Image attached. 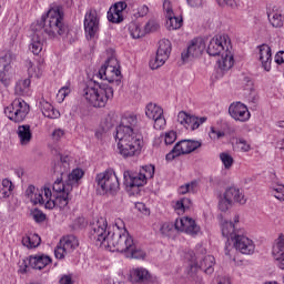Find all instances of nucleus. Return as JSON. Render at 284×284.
I'll use <instances>...</instances> for the list:
<instances>
[{
  "instance_id": "7ed1b4c3",
  "label": "nucleus",
  "mask_w": 284,
  "mask_h": 284,
  "mask_svg": "<svg viewBox=\"0 0 284 284\" xmlns=\"http://www.w3.org/2000/svg\"><path fill=\"white\" fill-rule=\"evenodd\" d=\"M64 13L61 7L50 9L45 14L41 17V20L33 23L36 30L45 32L50 39H57V37H63L67 39L70 37V30L63 20Z\"/></svg>"
},
{
  "instance_id": "58836bf2",
  "label": "nucleus",
  "mask_w": 284,
  "mask_h": 284,
  "mask_svg": "<svg viewBox=\"0 0 284 284\" xmlns=\"http://www.w3.org/2000/svg\"><path fill=\"white\" fill-rule=\"evenodd\" d=\"M161 29V24L156 20H149V22L144 26V32L150 34V32H159Z\"/></svg>"
},
{
  "instance_id": "9b49d317",
  "label": "nucleus",
  "mask_w": 284,
  "mask_h": 284,
  "mask_svg": "<svg viewBox=\"0 0 284 284\" xmlns=\"http://www.w3.org/2000/svg\"><path fill=\"white\" fill-rule=\"evenodd\" d=\"M30 113V104L23 99H16L9 106L4 109V114L14 121V123H21L26 120Z\"/></svg>"
},
{
  "instance_id": "774afa93",
  "label": "nucleus",
  "mask_w": 284,
  "mask_h": 284,
  "mask_svg": "<svg viewBox=\"0 0 284 284\" xmlns=\"http://www.w3.org/2000/svg\"><path fill=\"white\" fill-rule=\"evenodd\" d=\"M2 190H11L12 191V181L4 179L2 180Z\"/></svg>"
},
{
  "instance_id": "4d7b16f0",
  "label": "nucleus",
  "mask_w": 284,
  "mask_h": 284,
  "mask_svg": "<svg viewBox=\"0 0 284 284\" xmlns=\"http://www.w3.org/2000/svg\"><path fill=\"white\" fill-rule=\"evenodd\" d=\"M202 143L200 141L195 140H189V154H192L195 150H199L201 148Z\"/></svg>"
},
{
  "instance_id": "052dcab7",
  "label": "nucleus",
  "mask_w": 284,
  "mask_h": 284,
  "mask_svg": "<svg viewBox=\"0 0 284 284\" xmlns=\"http://www.w3.org/2000/svg\"><path fill=\"white\" fill-rule=\"evenodd\" d=\"M148 12H150V8L145 4L138 8L136 17H146Z\"/></svg>"
},
{
  "instance_id": "f3484780",
  "label": "nucleus",
  "mask_w": 284,
  "mask_h": 284,
  "mask_svg": "<svg viewBox=\"0 0 284 284\" xmlns=\"http://www.w3.org/2000/svg\"><path fill=\"white\" fill-rule=\"evenodd\" d=\"M17 59V55L11 51H8L3 57H0V83L8 88L10 85V70L12 69V61Z\"/></svg>"
},
{
  "instance_id": "20e7f679",
  "label": "nucleus",
  "mask_w": 284,
  "mask_h": 284,
  "mask_svg": "<svg viewBox=\"0 0 284 284\" xmlns=\"http://www.w3.org/2000/svg\"><path fill=\"white\" fill-rule=\"evenodd\" d=\"M83 97L93 108H105L108 101L114 99V89L110 84L93 81L84 88Z\"/></svg>"
},
{
  "instance_id": "412c9836",
  "label": "nucleus",
  "mask_w": 284,
  "mask_h": 284,
  "mask_svg": "<svg viewBox=\"0 0 284 284\" xmlns=\"http://www.w3.org/2000/svg\"><path fill=\"white\" fill-rule=\"evenodd\" d=\"M229 113L235 121H241L244 123V121L250 120V111L247 110V106L241 102H236L230 105Z\"/></svg>"
},
{
  "instance_id": "603ef678",
  "label": "nucleus",
  "mask_w": 284,
  "mask_h": 284,
  "mask_svg": "<svg viewBox=\"0 0 284 284\" xmlns=\"http://www.w3.org/2000/svg\"><path fill=\"white\" fill-rule=\"evenodd\" d=\"M210 139L216 141V139H223L225 136V132L216 130L214 126H211V131L209 133Z\"/></svg>"
},
{
  "instance_id": "49530a36",
  "label": "nucleus",
  "mask_w": 284,
  "mask_h": 284,
  "mask_svg": "<svg viewBox=\"0 0 284 284\" xmlns=\"http://www.w3.org/2000/svg\"><path fill=\"white\" fill-rule=\"evenodd\" d=\"M70 94V87H62L57 94V99L59 103L63 102L65 100V97Z\"/></svg>"
},
{
  "instance_id": "4be33fe9",
  "label": "nucleus",
  "mask_w": 284,
  "mask_h": 284,
  "mask_svg": "<svg viewBox=\"0 0 284 284\" xmlns=\"http://www.w3.org/2000/svg\"><path fill=\"white\" fill-rule=\"evenodd\" d=\"M31 30L33 32L31 37V43L29 44V50L32 54H41V50H43V31L38 30L34 24L31 26Z\"/></svg>"
},
{
  "instance_id": "13d9d810",
  "label": "nucleus",
  "mask_w": 284,
  "mask_h": 284,
  "mask_svg": "<svg viewBox=\"0 0 284 284\" xmlns=\"http://www.w3.org/2000/svg\"><path fill=\"white\" fill-rule=\"evenodd\" d=\"M163 10L166 12V17L174 14V11L172 10V2H170V0H164Z\"/></svg>"
},
{
  "instance_id": "4c0bfd02",
  "label": "nucleus",
  "mask_w": 284,
  "mask_h": 284,
  "mask_svg": "<svg viewBox=\"0 0 284 284\" xmlns=\"http://www.w3.org/2000/svg\"><path fill=\"white\" fill-rule=\"evenodd\" d=\"M71 199L70 193H62L55 197V205H59V207H67Z\"/></svg>"
},
{
  "instance_id": "e433bc0d",
  "label": "nucleus",
  "mask_w": 284,
  "mask_h": 284,
  "mask_svg": "<svg viewBox=\"0 0 284 284\" xmlns=\"http://www.w3.org/2000/svg\"><path fill=\"white\" fill-rule=\"evenodd\" d=\"M166 28L168 30H179L183 26V18H179L174 14L166 16Z\"/></svg>"
},
{
  "instance_id": "7c9ffc66",
  "label": "nucleus",
  "mask_w": 284,
  "mask_h": 284,
  "mask_svg": "<svg viewBox=\"0 0 284 284\" xmlns=\"http://www.w3.org/2000/svg\"><path fill=\"white\" fill-rule=\"evenodd\" d=\"M18 136L21 145H28L32 141V131L29 124H23L18 128Z\"/></svg>"
},
{
  "instance_id": "473e14b6",
  "label": "nucleus",
  "mask_w": 284,
  "mask_h": 284,
  "mask_svg": "<svg viewBox=\"0 0 284 284\" xmlns=\"http://www.w3.org/2000/svg\"><path fill=\"white\" fill-rule=\"evenodd\" d=\"M274 258H281L284 256V234L281 233L278 237L275 240L272 251Z\"/></svg>"
},
{
  "instance_id": "a211bd4d",
  "label": "nucleus",
  "mask_w": 284,
  "mask_h": 284,
  "mask_svg": "<svg viewBox=\"0 0 284 284\" xmlns=\"http://www.w3.org/2000/svg\"><path fill=\"white\" fill-rule=\"evenodd\" d=\"M130 280L136 284H159V278L144 267L133 268L130 272Z\"/></svg>"
},
{
  "instance_id": "de8ad7c7",
  "label": "nucleus",
  "mask_w": 284,
  "mask_h": 284,
  "mask_svg": "<svg viewBox=\"0 0 284 284\" xmlns=\"http://www.w3.org/2000/svg\"><path fill=\"white\" fill-rule=\"evenodd\" d=\"M68 250L59 243V245L54 250L55 258H65V254H68Z\"/></svg>"
},
{
  "instance_id": "423d86ee",
  "label": "nucleus",
  "mask_w": 284,
  "mask_h": 284,
  "mask_svg": "<svg viewBox=\"0 0 284 284\" xmlns=\"http://www.w3.org/2000/svg\"><path fill=\"white\" fill-rule=\"evenodd\" d=\"M154 178V165L142 166V171L134 173L133 171H124L123 179L124 185L129 190H134V187H143L148 183V179Z\"/></svg>"
},
{
  "instance_id": "338daca9",
  "label": "nucleus",
  "mask_w": 284,
  "mask_h": 284,
  "mask_svg": "<svg viewBox=\"0 0 284 284\" xmlns=\"http://www.w3.org/2000/svg\"><path fill=\"white\" fill-rule=\"evenodd\" d=\"M275 63H277L278 65H281V63H284V51H278L275 54Z\"/></svg>"
},
{
  "instance_id": "c85d7f7f",
  "label": "nucleus",
  "mask_w": 284,
  "mask_h": 284,
  "mask_svg": "<svg viewBox=\"0 0 284 284\" xmlns=\"http://www.w3.org/2000/svg\"><path fill=\"white\" fill-rule=\"evenodd\" d=\"M40 109L43 116H47V119H59V116H61L59 110L54 109V106L45 100L40 101Z\"/></svg>"
},
{
  "instance_id": "1a4fd4ad",
  "label": "nucleus",
  "mask_w": 284,
  "mask_h": 284,
  "mask_svg": "<svg viewBox=\"0 0 284 284\" xmlns=\"http://www.w3.org/2000/svg\"><path fill=\"white\" fill-rule=\"evenodd\" d=\"M83 170L74 169L70 174H68L65 183H63V175H61L53 183V192H57L58 194L72 192V190L79 185V181L83 179Z\"/></svg>"
},
{
  "instance_id": "37998d69",
  "label": "nucleus",
  "mask_w": 284,
  "mask_h": 284,
  "mask_svg": "<svg viewBox=\"0 0 284 284\" xmlns=\"http://www.w3.org/2000/svg\"><path fill=\"white\" fill-rule=\"evenodd\" d=\"M108 20L111 23H121L123 21V13H116L115 11H112V9H109Z\"/></svg>"
},
{
  "instance_id": "aec40b11",
  "label": "nucleus",
  "mask_w": 284,
  "mask_h": 284,
  "mask_svg": "<svg viewBox=\"0 0 284 284\" xmlns=\"http://www.w3.org/2000/svg\"><path fill=\"white\" fill-rule=\"evenodd\" d=\"M207 121L206 116H195V115H190L186 114L185 111H181L178 114V123H181L186 130H191L194 132V130H199L203 123Z\"/></svg>"
},
{
  "instance_id": "8fccbe9b",
  "label": "nucleus",
  "mask_w": 284,
  "mask_h": 284,
  "mask_svg": "<svg viewBox=\"0 0 284 284\" xmlns=\"http://www.w3.org/2000/svg\"><path fill=\"white\" fill-rule=\"evenodd\" d=\"M103 65L105 68H111L112 70H119V60H116L114 57H110Z\"/></svg>"
},
{
  "instance_id": "6ab92c4d",
  "label": "nucleus",
  "mask_w": 284,
  "mask_h": 284,
  "mask_svg": "<svg viewBox=\"0 0 284 284\" xmlns=\"http://www.w3.org/2000/svg\"><path fill=\"white\" fill-rule=\"evenodd\" d=\"M205 51V39L195 38L189 44L186 51L182 52V61H190V59H196Z\"/></svg>"
},
{
  "instance_id": "e2e57ef3",
  "label": "nucleus",
  "mask_w": 284,
  "mask_h": 284,
  "mask_svg": "<svg viewBox=\"0 0 284 284\" xmlns=\"http://www.w3.org/2000/svg\"><path fill=\"white\" fill-rule=\"evenodd\" d=\"M44 207L45 210H54L57 207V200H47Z\"/></svg>"
},
{
  "instance_id": "a878e982",
  "label": "nucleus",
  "mask_w": 284,
  "mask_h": 284,
  "mask_svg": "<svg viewBox=\"0 0 284 284\" xmlns=\"http://www.w3.org/2000/svg\"><path fill=\"white\" fill-rule=\"evenodd\" d=\"M26 196L33 205H44L43 189L39 190L34 185H29L26 190Z\"/></svg>"
},
{
  "instance_id": "2eb2a0df",
  "label": "nucleus",
  "mask_w": 284,
  "mask_h": 284,
  "mask_svg": "<svg viewBox=\"0 0 284 284\" xmlns=\"http://www.w3.org/2000/svg\"><path fill=\"white\" fill-rule=\"evenodd\" d=\"M185 258H189V261H191V263L189 264L190 267H195L196 270H202V272H205V274L214 273V263H215L214 256L206 255L199 263V262H196V255L193 253V251H191L186 254Z\"/></svg>"
},
{
  "instance_id": "0eeeda50",
  "label": "nucleus",
  "mask_w": 284,
  "mask_h": 284,
  "mask_svg": "<svg viewBox=\"0 0 284 284\" xmlns=\"http://www.w3.org/2000/svg\"><path fill=\"white\" fill-rule=\"evenodd\" d=\"M95 181L98 183L99 194H110L111 196H114V194H116V192L121 190L119 178L113 170H108L103 173H99L95 178Z\"/></svg>"
},
{
  "instance_id": "72a5a7b5",
  "label": "nucleus",
  "mask_w": 284,
  "mask_h": 284,
  "mask_svg": "<svg viewBox=\"0 0 284 284\" xmlns=\"http://www.w3.org/2000/svg\"><path fill=\"white\" fill-rule=\"evenodd\" d=\"M145 114L148 119H152V121H154V119L163 116V109L154 103H149L145 108Z\"/></svg>"
},
{
  "instance_id": "4468645a",
  "label": "nucleus",
  "mask_w": 284,
  "mask_h": 284,
  "mask_svg": "<svg viewBox=\"0 0 284 284\" xmlns=\"http://www.w3.org/2000/svg\"><path fill=\"white\" fill-rule=\"evenodd\" d=\"M50 263H52L51 256L45 254L31 255L27 260H23L22 265H24V267L21 268V273L26 274L29 267L32 270H43L44 267H48Z\"/></svg>"
},
{
  "instance_id": "f03ea898",
  "label": "nucleus",
  "mask_w": 284,
  "mask_h": 284,
  "mask_svg": "<svg viewBox=\"0 0 284 284\" xmlns=\"http://www.w3.org/2000/svg\"><path fill=\"white\" fill-rule=\"evenodd\" d=\"M139 119L135 114H125L121 119L120 125L116 128L115 141H118V149L120 154L128 159L135 156L141 152L143 145V138L134 135V128H136Z\"/></svg>"
},
{
  "instance_id": "393cba45",
  "label": "nucleus",
  "mask_w": 284,
  "mask_h": 284,
  "mask_svg": "<svg viewBox=\"0 0 284 284\" xmlns=\"http://www.w3.org/2000/svg\"><path fill=\"white\" fill-rule=\"evenodd\" d=\"M181 154H190L189 140H181L178 142L171 152L166 154V161H174V159L181 156Z\"/></svg>"
},
{
  "instance_id": "79ce46f5",
  "label": "nucleus",
  "mask_w": 284,
  "mask_h": 284,
  "mask_svg": "<svg viewBox=\"0 0 284 284\" xmlns=\"http://www.w3.org/2000/svg\"><path fill=\"white\" fill-rule=\"evenodd\" d=\"M30 79L20 80L16 85V92H18V94H23V92L30 88Z\"/></svg>"
},
{
  "instance_id": "c9c22d12",
  "label": "nucleus",
  "mask_w": 284,
  "mask_h": 284,
  "mask_svg": "<svg viewBox=\"0 0 284 284\" xmlns=\"http://www.w3.org/2000/svg\"><path fill=\"white\" fill-rule=\"evenodd\" d=\"M267 17L273 28H283V16H281V13H276L274 12V9H270L267 11Z\"/></svg>"
},
{
  "instance_id": "6e6d98bb",
  "label": "nucleus",
  "mask_w": 284,
  "mask_h": 284,
  "mask_svg": "<svg viewBox=\"0 0 284 284\" xmlns=\"http://www.w3.org/2000/svg\"><path fill=\"white\" fill-rule=\"evenodd\" d=\"M129 30L133 39H141V29L139 28V26L132 24L129 27Z\"/></svg>"
},
{
  "instance_id": "c756f323",
  "label": "nucleus",
  "mask_w": 284,
  "mask_h": 284,
  "mask_svg": "<svg viewBox=\"0 0 284 284\" xmlns=\"http://www.w3.org/2000/svg\"><path fill=\"white\" fill-rule=\"evenodd\" d=\"M58 156L60 162L54 166V172H58L60 176H64V174H68V171L70 170V155H63L60 153Z\"/></svg>"
},
{
  "instance_id": "09e8293b",
  "label": "nucleus",
  "mask_w": 284,
  "mask_h": 284,
  "mask_svg": "<svg viewBox=\"0 0 284 284\" xmlns=\"http://www.w3.org/2000/svg\"><path fill=\"white\" fill-rule=\"evenodd\" d=\"M128 8V3L125 2H116L113 4V7L110 8L111 12H116L118 14H123V10Z\"/></svg>"
},
{
  "instance_id": "b1692460",
  "label": "nucleus",
  "mask_w": 284,
  "mask_h": 284,
  "mask_svg": "<svg viewBox=\"0 0 284 284\" xmlns=\"http://www.w3.org/2000/svg\"><path fill=\"white\" fill-rule=\"evenodd\" d=\"M97 77L102 81L114 83V81H119V77H121V70H115V69H112V67L102 65L98 71Z\"/></svg>"
},
{
  "instance_id": "a18cd8bd",
  "label": "nucleus",
  "mask_w": 284,
  "mask_h": 284,
  "mask_svg": "<svg viewBox=\"0 0 284 284\" xmlns=\"http://www.w3.org/2000/svg\"><path fill=\"white\" fill-rule=\"evenodd\" d=\"M196 190V182L186 183L179 189L180 194H187V192H194Z\"/></svg>"
},
{
  "instance_id": "680f3d73",
  "label": "nucleus",
  "mask_w": 284,
  "mask_h": 284,
  "mask_svg": "<svg viewBox=\"0 0 284 284\" xmlns=\"http://www.w3.org/2000/svg\"><path fill=\"white\" fill-rule=\"evenodd\" d=\"M65 134V132L61 129H57L52 132L53 141H61V138Z\"/></svg>"
},
{
  "instance_id": "6e6552de",
  "label": "nucleus",
  "mask_w": 284,
  "mask_h": 284,
  "mask_svg": "<svg viewBox=\"0 0 284 284\" xmlns=\"http://www.w3.org/2000/svg\"><path fill=\"white\" fill-rule=\"evenodd\" d=\"M233 246L232 244H226L224 248L225 256H229L232 261H236V257H232V254H235L236 252H241V254H253L254 250H256V245L254 244V241L250 240V237L243 235V233H240L236 235V237L233 240Z\"/></svg>"
},
{
  "instance_id": "a19ab883",
  "label": "nucleus",
  "mask_w": 284,
  "mask_h": 284,
  "mask_svg": "<svg viewBox=\"0 0 284 284\" xmlns=\"http://www.w3.org/2000/svg\"><path fill=\"white\" fill-rule=\"evenodd\" d=\"M220 159L225 168V170H230V168H232V165H234V158H232V155H230L229 153H221L220 154Z\"/></svg>"
},
{
  "instance_id": "ea45409f",
  "label": "nucleus",
  "mask_w": 284,
  "mask_h": 284,
  "mask_svg": "<svg viewBox=\"0 0 284 284\" xmlns=\"http://www.w3.org/2000/svg\"><path fill=\"white\" fill-rule=\"evenodd\" d=\"M272 194L277 199V201H284V185L283 184L273 185Z\"/></svg>"
},
{
  "instance_id": "39448f33",
  "label": "nucleus",
  "mask_w": 284,
  "mask_h": 284,
  "mask_svg": "<svg viewBox=\"0 0 284 284\" xmlns=\"http://www.w3.org/2000/svg\"><path fill=\"white\" fill-rule=\"evenodd\" d=\"M174 230L196 236L201 232V226L196 225V222L192 217H182L176 219L174 224L170 222L163 223L160 227V234L163 237L170 239L174 234Z\"/></svg>"
},
{
  "instance_id": "9d476101",
  "label": "nucleus",
  "mask_w": 284,
  "mask_h": 284,
  "mask_svg": "<svg viewBox=\"0 0 284 284\" xmlns=\"http://www.w3.org/2000/svg\"><path fill=\"white\" fill-rule=\"evenodd\" d=\"M233 203H240V205L247 203V199H245L243 192L235 186L226 189L223 195L220 196L219 210H221V212H227Z\"/></svg>"
},
{
  "instance_id": "bf43d9fd",
  "label": "nucleus",
  "mask_w": 284,
  "mask_h": 284,
  "mask_svg": "<svg viewBox=\"0 0 284 284\" xmlns=\"http://www.w3.org/2000/svg\"><path fill=\"white\" fill-rule=\"evenodd\" d=\"M186 203H190V199H182L175 203V210H179L180 212H185V205Z\"/></svg>"
},
{
  "instance_id": "dca6fc26",
  "label": "nucleus",
  "mask_w": 284,
  "mask_h": 284,
  "mask_svg": "<svg viewBox=\"0 0 284 284\" xmlns=\"http://www.w3.org/2000/svg\"><path fill=\"white\" fill-rule=\"evenodd\" d=\"M226 49H230V37L223 36H215L211 39L206 52L210 57H220Z\"/></svg>"
},
{
  "instance_id": "f8f14e48",
  "label": "nucleus",
  "mask_w": 284,
  "mask_h": 284,
  "mask_svg": "<svg viewBox=\"0 0 284 284\" xmlns=\"http://www.w3.org/2000/svg\"><path fill=\"white\" fill-rule=\"evenodd\" d=\"M172 52V42L168 39H162L159 41V48L156 54L150 60L149 65L151 70H159L162 65H165L170 54Z\"/></svg>"
},
{
  "instance_id": "864d4df0",
  "label": "nucleus",
  "mask_w": 284,
  "mask_h": 284,
  "mask_svg": "<svg viewBox=\"0 0 284 284\" xmlns=\"http://www.w3.org/2000/svg\"><path fill=\"white\" fill-rule=\"evenodd\" d=\"M236 145L242 152H250V150H252L250 143H247V141H245L244 139H239Z\"/></svg>"
},
{
  "instance_id": "c03bdc74",
  "label": "nucleus",
  "mask_w": 284,
  "mask_h": 284,
  "mask_svg": "<svg viewBox=\"0 0 284 284\" xmlns=\"http://www.w3.org/2000/svg\"><path fill=\"white\" fill-rule=\"evenodd\" d=\"M31 216L37 223H43L47 219V215L39 209L31 211Z\"/></svg>"
},
{
  "instance_id": "cd10ccee",
  "label": "nucleus",
  "mask_w": 284,
  "mask_h": 284,
  "mask_svg": "<svg viewBox=\"0 0 284 284\" xmlns=\"http://www.w3.org/2000/svg\"><path fill=\"white\" fill-rule=\"evenodd\" d=\"M217 65L220 70H223V72L232 70V68L234 67V54H232V51H230V49H226L222 53L221 59L217 61Z\"/></svg>"
},
{
  "instance_id": "5701e85b",
  "label": "nucleus",
  "mask_w": 284,
  "mask_h": 284,
  "mask_svg": "<svg viewBox=\"0 0 284 284\" xmlns=\"http://www.w3.org/2000/svg\"><path fill=\"white\" fill-rule=\"evenodd\" d=\"M221 230H222V236L226 239V245H229L230 241H234L236 236L240 234H243V231L236 229V224L233 222H227L224 221L221 224Z\"/></svg>"
},
{
  "instance_id": "69168bd1",
  "label": "nucleus",
  "mask_w": 284,
  "mask_h": 284,
  "mask_svg": "<svg viewBox=\"0 0 284 284\" xmlns=\"http://www.w3.org/2000/svg\"><path fill=\"white\" fill-rule=\"evenodd\" d=\"M60 284H72V275H62V277L59 281Z\"/></svg>"
},
{
  "instance_id": "bb28decb",
  "label": "nucleus",
  "mask_w": 284,
  "mask_h": 284,
  "mask_svg": "<svg viewBox=\"0 0 284 284\" xmlns=\"http://www.w3.org/2000/svg\"><path fill=\"white\" fill-rule=\"evenodd\" d=\"M260 61L266 72L272 70V48L267 44L260 45Z\"/></svg>"
},
{
  "instance_id": "5fc2aeb1",
  "label": "nucleus",
  "mask_w": 284,
  "mask_h": 284,
  "mask_svg": "<svg viewBox=\"0 0 284 284\" xmlns=\"http://www.w3.org/2000/svg\"><path fill=\"white\" fill-rule=\"evenodd\" d=\"M176 141V132L170 131L165 133L164 143L165 145H172Z\"/></svg>"
},
{
  "instance_id": "f704fd0d",
  "label": "nucleus",
  "mask_w": 284,
  "mask_h": 284,
  "mask_svg": "<svg viewBox=\"0 0 284 284\" xmlns=\"http://www.w3.org/2000/svg\"><path fill=\"white\" fill-rule=\"evenodd\" d=\"M60 244L63 245L69 252H73L79 247V240L74 235H67L60 240Z\"/></svg>"
},
{
  "instance_id": "f257e3e1",
  "label": "nucleus",
  "mask_w": 284,
  "mask_h": 284,
  "mask_svg": "<svg viewBox=\"0 0 284 284\" xmlns=\"http://www.w3.org/2000/svg\"><path fill=\"white\" fill-rule=\"evenodd\" d=\"M89 239L100 245V247H109L121 252L126 258H145V252L134 244V239L125 229L116 227L113 232L108 231V221L101 217L91 224Z\"/></svg>"
},
{
  "instance_id": "3c124183",
  "label": "nucleus",
  "mask_w": 284,
  "mask_h": 284,
  "mask_svg": "<svg viewBox=\"0 0 284 284\" xmlns=\"http://www.w3.org/2000/svg\"><path fill=\"white\" fill-rule=\"evenodd\" d=\"M153 121H154L153 126L155 130H163L165 128L166 121H165V116H163V114L155 118Z\"/></svg>"
},
{
  "instance_id": "0e129e2a",
  "label": "nucleus",
  "mask_w": 284,
  "mask_h": 284,
  "mask_svg": "<svg viewBox=\"0 0 284 284\" xmlns=\"http://www.w3.org/2000/svg\"><path fill=\"white\" fill-rule=\"evenodd\" d=\"M219 6H230V8H234L236 2L234 0H217Z\"/></svg>"
},
{
  "instance_id": "2f4dec72",
  "label": "nucleus",
  "mask_w": 284,
  "mask_h": 284,
  "mask_svg": "<svg viewBox=\"0 0 284 284\" xmlns=\"http://www.w3.org/2000/svg\"><path fill=\"white\" fill-rule=\"evenodd\" d=\"M22 245L29 250L39 247L41 245V236H39V234L26 235L22 237Z\"/></svg>"
},
{
  "instance_id": "ddd939ff",
  "label": "nucleus",
  "mask_w": 284,
  "mask_h": 284,
  "mask_svg": "<svg viewBox=\"0 0 284 284\" xmlns=\"http://www.w3.org/2000/svg\"><path fill=\"white\" fill-rule=\"evenodd\" d=\"M101 18H99V12L97 9H90L84 16V32L87 39H94L99 34V26Z\"/></svg>"
}]
</instances>
